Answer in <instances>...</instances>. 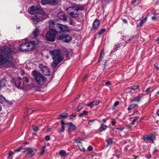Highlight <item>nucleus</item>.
Segmentation results:
<instances>
[{
  "label": "nucleus",
  "mask_w": 159,
  "mask_h": 159,
  "mask_svg": "<svg viewBox=\"0 0 159 159\" xmlns=\"http://www.w3.org/2000/svg\"><path fill=\"white\" fill-rule=\"evenodd\" d=\"M57 27L60 30V31L61 32H69L70 31V30L68 28V27L65 25L60 24H57Z\"/></svg>",
  "instance_id": "obj_11"
},
{
  "label": "nucleus",
  "mask_w": 159,
  "mask_h": 159,
  "mask_svg": "<svg viewBox=\"0 0 159 159\" xmlns=\"http://www.w3.org/2000/svg\"><path fill=\"white\" fill-rule=\"evenodd\" d=\"M88 111H84L83 112L80 114L79 115V117H83L85 115H88Z\"/></svg>",
  "instance_id": "obj_26"
},
{
  "label": "nucleus",
  "mask_w": 159,
  "mask_h": 159,
  "mask_svg": "<svg viewBox=\"0 0 159 159\" xmlns=\"http://www.w3.org/2000/svg\"><path fill=\"white\" fill-rule=\"evenodd\" d=\"M136 105V104H132L129 106L127 109L128 111L134 109Z\"/></svg>",
  "instance_id": "obj_27"
},
{
  "label": "nucleus",
  "mask_w": 159,
  "mask_h": 159,
  "mask_svg": "<svg viewBox=\"0 0 159 159\" xmlns=\"http://www.w3.org/2000/svg\"><path fill=\"white\" fill-rule=\"evenodd\" d=\"M46 141H48L50 140V137L49 135H47L45 136V138Z\"/></svg>",
  "instance_id": "obj_47"
},
{
  "label": "nucleus",
  "mask_w": 159,
  "mask_h": 159,
  "mask_svg": "<svg viewBox=\"0 0 159 159\" xmlns=\"http://www.w3.org/2000/svg\"><path fill=\"white\" fill-rule=\"evenodd\" d=\"M11 50L9 48H6L1 52L0 55V65L7 64L6 67H13L14 66L12 57H11Z\"/></svg>",
  "instance_id": "obj_1"
},
{
  "label": "nucleus",
  "mask_w": 159,
  "mask_h": 159,
  "mask_svg": "<svg viewBox=\"0 0 159 159\" xmlns=\"http://www.w3.org/2000/svg\"><path fill=\"white\" fill-rule=\"evenodd\" d=\"M123 22L124 23H127V20L125 19H124L123 20Z\"/></svg>",
  "instance_id": "obj_55"
},
{
  "label": "nucleus",
  "mask_w": 159,
  "mask_h": 159,
  "mask_svg": "<svg viewBox=\"0 0 159 159\" xmlns=\"http://www.w3.org/2000/svg\"><path fill=\"white\" fill-rule=\"evenodd\" d=\"M22 148V147H20V148H18L16 150V152H19L20 151L21 149Z\"/></svg>",
  "instance_id": "obj_51"
},
{
  "label": "nucleus",
  "mask_w": 159,
  "mask_h": 159,
  "mask_svg": "<svg viewBox=\"0 0 159 159\" xmlns=\"http://www.w3.org/2000/svg\"><path fill=\"white\" fill-rule=\"evenodd\" d=\"M147 17H145V18H144V19L143 20H142L143 21V22L144 23H145L146 22V20H147Z\"/></svg>",
  "instance_id": "obj_58"
},
{
  "label": "nucleus",
  "mask_w": 159,
  "mask_h": 159,
  "mask_svg": "<svg viewBox=\"0 0 159 159\" xmlns=\"http://www.w3.org/2000/svg\"><path fill=\"white\" fill-rule=\"evenodd\" d=\"M75 142L77 143V145L80 151H85V149L82 145V142L76 140H75Z\"/></svg>",
  "instance_id": "obj_15"
},
{
  "label": "nucleus",
  "mask_w": 159,
  "mask_h": 159,
  "mask_svg": "<svg viewBox=\"0 0 159 159\" xmlns=\"http://www.w3.org/2000/svg\"><path fill=\"white\" fill-rule=\"evenodd\" d=\"M58 37L59 39L62 40L64 42L66 43H68L72 39L71 36L68 34H61L58 35Z\"/></svg>",
  "instance_id": "obj_8"
},
{
  "label": "nucleus",
  "mask_w": 159,
  "mask_h": 159,
  "mask_svg": "<svg viewBox=\"0 0 159 159\" xmlns=\"http://www.w3.org/2000/svg\"><path fill=\"white\" fill-rule=\"evenodd\" d=\"M44 150H43V149H42L41 151V152H40V154L41 155H42L43 153L44 152Z\"/></svg>",
  "instance_id": "obj_63"
},
{
  "label": "nucleus",
  "mask_w": 159,
  "mask_h": 159,
  "mask_svg": "<svg viewBox=\"0 0 159 159\" xmlns=\"http://www.w3.org/2000/svg\"><path fill=\"white\" fill-rule=\"evenodd\" d=\"M23 81L24 82L23 84L25 83H27L28 82V79L27 78L23 77L22 79Z\"/></svg>",
  "instance_id": "obj_35"
},
{
  "label": "nucleus",
  "mask_w": 159,
  "mask_h": 159,
  "mask_svg": "<svg viewBox=\"0 0 159 159\" xmlns=\"http://www.w3.org/2000/svg\"><path fill=\"white\" fill-rule=\"evenodd\" d=\"M65 124L63 122V121H62L61 122V132H63L65 130Z\"/></svg>",
  "instance_id": "obj_29"
},
{
  "label": "nucleus",
  "mask_w": 159,
  "mask_h": 159,
  "mask_svg": "<svg viewBox=\"0 0 159 159\" xmlns=\"http://www.w3.org/2000/svg\"><path fill=\"white\" fill-rule=\"evenodd\" d=\"M106 30L105 29H102L100 31L98 34H99L100 35L102 34H103L105 31Z\"/></svg>",
  "instance_id": "obj_41"
},
{
  "label": "nucleus",
  "mask_w": 159,
  "mask_h": 159,
  "mask_svg": "<svg viewBox=\"0 0 159 159\" xmlns=\"http://www.w3.org/2000/svg\"><path fill=\"white\" fill-rule=\"evenodd\" d=\"M139 2L137 0H134V1L132 2V3L134 5H136L138 4Z\"/></svg>",
  "instance_id": "obj_45"
},
{
  "label": "nucleus",
  "mask_w": 159,
  "mask_h": 159,
  "mask_svg": "<svg viewBox=\"0 0 159 159\" xmlns=\"http://www.w3.org/2000/svg\"><path fill=\"white\" fill-rule=\"evenodd\" d=\"M137 119H135L133 120L132 122V124L133 125H134L135 123V122L137 121Z\"/></svg>",
  "instance_id": "obj_52"
},
{
  "label": "nucleus",
  "mask_w": 159,
  "mask_h": 159,
  "mask_svg": "<svg viewBox=\"0 0 159 159\" xmlns=\"http://www.w3.org/2000/svg\"><path fill=\"white\" fill-rule=\"evenodd\" d=\"M139 85H134L131 87V89H139Z\"/></svg>",
  "instance_id": "obj_42"
},
{
  "label": "nucleus",
  "mask_w": 159,
  "mask_h": 159,
  "mask_svg": "<svg viewBox=\"0 0 159 159\" xmlns=\"http://www.w3.org/2000/svg\"><path fill=\"white\" fill-rule=\"evenodd\" d=\"M111 124L113 125H114L116 124V122L115 121H113L112 122Z\"/></svg>",
  "instance_id": "obj_60"
},
{
  "label": "nucleus",
  "mask_w": 159,
  "mask_h": 159,
  "mask_svg": "<svg viewBox=\"0 0 159 159\" xmlns=\"http://www.w3.org/2000/svg\"><path fill=\"white\" fill-rule=\"evenodd\" d=\"M93 149V148L92 147V146H89L88 148V151H92Z\"/></svg>",
  "instance_id": "obj_48"
},
{
  "label": "nucleus",
  "mask_w": 159,
  "mask_h": 159,
  "mask_svg": "<svg viewBox=\"0 0 159 159\" xmlns=\"http://www.w3.org/2000/svg\"><path fill=\"white\" fill-rule=\"evenodd\" d=\"M48 0H41V3L43 5L48 4Z\"/></svg>",
  "instance_id": "obj_32"
},
{
  "label": "nucleus",
  "mask_w": 159,
  "mask_h": 159,
  "mask_svg": "<svg viewBox=\"0 0 159 159\" xmlns=\"http://www.w3.org/2000/svg\"><path fill=\"white\" fill-rule=\"evenodd\" d=\"M88 77V75H86L84 78H83V80H84L85 79L87 78Z\"/></svg>",
  "instance_id": "obj_59"
},
{
  "label": "nucleus",
  "mask_w": 159,
  "mask_h": 159,
  "mask_svg": "<svg viewBox=\"0 0 159 159\" xmlns=\"http://www.w3.org/2000/svg\"><path fill=\"white\" fill-rule=\"evenodd\" d=\"M58 1L57 0H48V4L56 5Z\"/></svg>",
  "instance_id": "obj_20"
},
{
  "label": "nucleus",
  "mask_w": 159,
  "mask_h": 159,
  "mask_svg": "<svg viewBox=\"0 0 159 159\" xmlns=\"http://www.w3.org/2000/svg\"><path fill=\"white\" fill-rule=\"evenodd\" d=\"M49 53L53 61L51 66L53 68H55L58 64L63 60V56L60 51L58 50L50 51H49Z\"/></svg>",
  "instance_id": "obj_3"
},
{
  "label": "nucleus",
  "mask_w": 159,
  "mask_h": 159,
  "mask_svg": "<svg viewBox=\"0 0 159 159\" xmlns=\"http://www.w3.org/2000/svg\"><path fill=\"white\" fill-rule=\"evenodd\" d=\"M67 116V114L66 113H63L60 115L58 116V118H66Z\"/></svg>",
  "instance_id": "obj_25"
},
{
  "label": "nucleus",
  "mask_w": 159,
  "mask_h": 159,
  "mask_svg": "<svg viewBox=\"0 0 159 159\" xmlns=\"http://www.w3.org/2000/svg\"><path fill=\"white\" fill-rule=\"evenodd\" d=\"M39 30L38 27L36 28L35 30L33 31V35L34 38L36 37L38 35L39 32Z\"/></svg>",
  "instance_id": "obj_24"
},
{
  "label": "nucleus",
  "mask_w": 159,
  "mask_h": 159,
  "mask_svg": "<svg viewBox=\"0 0 159 159\" xmlns=\"http://www.w3.org/2000/svg\"><path fill=\"white\" fill-rule=\"evenodd\" d=\"M38 44L37 40L22 43L19 47V50L22 51H30Z\"/></svg>",
  "instance_id": "obj_4"
},
{
  "label": "nucleus",
  "mask_w": 159,
  "mask_h": 159,
  "mask_svg": "<svg viewBox=\"0 0 159 159\" xmlns=\"http://www.w3.org/2000/svg\"><path fill=\"white\" fill-rule=\"evenodd\" d=\"M32 75L36 82L40 85H43L46 81V78L39 72L34 71L32 72Z\"/></svg>",
  "instance_id": "obj_6"
},
{
  "label": "nucleus",
  "mask_w": 159,
  "mask_h": 159,
  "mask_svg": "<svg viewBox=\"0 0 159 159\" xmlns=\"http://www.w3.org/2000/svg\"><path fill=\"white\" fill-rule=\"evenodd\" d=\"M57 31H48L46 35V38L48 41L51 42H54L55 39V37L57 34Z\"/></svg>",
  "instance_id": "obj_7"
},
{
  "label": "nucleus",
  "mask_w": 159,
  "mask_h": 159,
  "mask_svg": "<svg viewBox=\"0 0 159 159\" xmlns=\"http://www.w3.org/2000/svg\"><path fill=\"white\" fill-rule=\"evenodd\" d=\"M39 67L41 69L43 74L46 75H49L50 74L49 70L47 67L40 64L39 65Z\"/></svg>",
  "instance_id": "obj_10"
},
{
  "label": "nucleus",
  "mask_w": 159,
  "mask_h": 159,
  "mask_svg": "<svg viewBox=\"0 0 159 159\" xmlns=\"http://www.w3.org/2000/svg\"><path fill=\"white\" fill-rule=\"evenodd\" d=\"M58 18L63 21H65L67 19L66 16L63 12H59L57 15Z\"/></svg>",
  "instance_id": "obj_13"
},
{
  "label": "nucleus",
  "mask_w": 159,
  "mask_h": 159,
  "mask_svg": "<svg viewBox=\"0 0 159 159\" xmlns=\"http://www.w3.org/2000/svg\"><path fill=\"white\" fill-rule=\"evenodd\" d=\"M65 56H66V58L67 59H69V55H68V53H66V54Z\"/></svg>",
  "instance_id": "obj_57"
},
{
  "label": "nucleus",
  "mask_w": 159,
  "mask_h": 159,
  "mask_svg": "<svg viewBox=\"0 0 159 159\" xmlns=\"http://www.w3.org/2000/svg\"><path fill=\"white\" fill-rule=\"evenodd\" d=\"M140 98L139 96L136 97L134 100V101L139 102L140 101Z\"/></svg>",
  "instance_id": "obj_37"
},
{
  "label": "nucleus",
  "mask_w": 159,
  "mask_h": 159,
  "mask_svg": "<svg viewBox=\"0 0 159 159\" xmlns=\"http://www.w3.org/2000/svg\"><path fill=\"white\" fill-rule=\"evenodd\" d=\"M113 141L111 139H110L107 142V146H109L112 144Z\"/></svg>",
  "instance_id": "obj_39"
},
{
  "label": "nucleus",
  "mask_w": 159,
  "mask_h": 159,
  "mask_svg": "<svg viewBox=\"0 0 159 159\" xmlns=\"http://www.w3.org/2000/svg\"><path fill=\"white\" fill-rule=\"evenodd\" d=\"M104 52L102 50L99 57V61L101 60L102 59V58L104 55Z\"/></svg>",
  "instance_id": "obj_33"
},
{
  "label": "nucleus",
  "mask_w": 159,
  "mask_h": 159,
  "mask_svg": "<svg viewBox=\"0 0 159 159\" xmlns=\"http://www.w3.org/2000/svg\"><path fill=\"white\" fill-rule=\"evenodd\" d=\"M5 80L0 81V91L2 88L5 86Z\"/></svg>",
  "instance_id": "obj_28"
},
{
  "label": "nucleus",
  "mask_w": 159,
  "mask_h": 159,
  "mask_svg": "<svg viewBox=\"0 0 159 159\" xmlns=\"http://www.w3.org/2000/svg\"><path fill=\"white\" fill-rule=\"evenodd\" d=\"M124 128L123 127H120V128H117V130H119V131H122L123 130Z\"/></svg>",
  "instance_id": "obj_50"
},
{
  "label": "nucleus",
  "mask_w": 159,
  "mask_h": 159,
  "mask_svg": "<svg viewBox=\"0 0 159 159\" xmlns=\"http://www.w3.org/2000/svg\"><path fill=\"white\" fill-rule=\"evenodd\" d=\"M95 120H89V125H92L93 124V122Z\"/></svg>",
  "instance_id": "obj_43"
},
{
  "label": "nucleus",
  "mask_w": 159,
  "mask_h": 159,
  "mask_svg": "<svg viewBox=\"0 0 159 159\" xmlns=\"http://www.w3.org/2000/svg\"><path fill=\"white\" fill-rule=\"evenodd\" d=\"M144 23V22H143V21L142 20L140 21L139 23L137 24V26L141 27L143 25V24Z\"/></svg>",
  "instance_id": "obj_34"
},
{
  "label": "nucleus",
  "mask_w": 159,
  "mask_h": 159,
  "mask_svg": "<svg viewBox=\"0 0 159 159\" xmlns=\"http://www.w3.org/2000/svg\"><path fill=\"white\" fill-rule=\"evenodd\" d=\"M59 154L61 156L63 157L66 154V152L65 151L61 150L60 151Z\"/></svg>",
  "instance_id": "obj_30"
},
{
  "label": "nucleus",
  "mask_w": 159,
  "mask_h": 159,
  "mask_svg": "<svg viewBox=\"0 0 159 159\" xmlns=\"http://www.w3.org/2000/svg\"><path fill=\"white\" fill-rule=\"evenodd\" d=\"M13 154V152L12 151H10L9 152V157H10L12 154Z\"/></svg>",
  "instance_id": "obj_62"
},
{
  "label": "nucleus",
  "mask_w": 159,
  "mask_h": 159,
  "mask_svg": "<svg viewBox=\"0 0 159 159\" xmlns=\"http://www.w3.org/2000/svg\"><path fill=\"white\" fill-rule=\"evenodd\" d=\"M16 85L17 88L20 89H23L26 86V85H23V84H22L20 80L17 81L16 82Z\"/></svg>",
  "instance_id": "obj_19"
},
{
  "label": "nucleus",
  "mask_w": 159,
  "mask_h": 159,
  "mask_svg": "<svg viewBox=\"0 0 159 159\" xmlns=\"http://www.w3.org/2000/svg\"><path fill=\"white\" fill-rule=\"evenodd\" d=\"M0 102L2 104H10V102L7 101L2 95H0Z\"/></svg>",
  "instance_id": "obj_14"
},
{
  "label": "nucleus",
  "mask_w": 159,
  "mask_h": 159,
  "mask_svg": "<svg viewBox=\"0 0 159 159\" xmlns=\"http://www.w3.org/2000/svg\"><path fill=\"white\" fill-rule=\"evenodd\" d=\"M37 151V150L36 148H28L24 151V152L27 155H29L30 156L32 157L34 156Z\"/></svg>",
  "instance_id": "obj_9"
},
{
  "label": "nucleus",
  "mask_w": 159,
  "mask_h": 159,
  "mask_svg": "<svg viewBox=\"0 0 159 159\" xmlns=\"http://www.w3.org/2000/svg\"><path fill=\"white\" fill-rule=\"evenodd\" d=\"M83 9V7H80L76 5L73 4L72 6L66 8V10L67 11L68 14H70L73 17H76L79 14L78 11H82Z\"/></svg>",
  "instance_id": "obj_5"
},
{
  "label": "nucleus",
  "mask_w": 159,
  "mask_h": 159,
  "mask_svg": "<svg viewBox=\"0 0 159 159\" xmlns=\"http://www.w3.org/2000/svg\"><path fill=\"white\" fill-rule=\"evenodd\" d=\"M111 84V83L110 81H108L106 83V85L108 86L110 85Z\"/></svg>",
  "instance_id": "obj_54"
},
{
  "label": "nucleus",
  "mask_w": 159,
  "mask_h": 159,
  "mask_svg": "<svg viewBox=\"0 0 159 159\" xmlns=\"http://www.w3.org/2000/svg\"><path fill=\"white\" fill-rule=\"evenodd\" d=\"M69 23L70 25H75V23L73 21V20L72 19H70L69 20Z\"/></svg>",
  "instance_id": "obj_36"
},
{
  "label": "nucleus",
  "mask_w": 159,
  "mask_h": 159,
  "mask_svg": "<svg viewBox=\"0 0 159 159\" xmlns=\"http://www.w3.org/2000/svg\"><path fill=\"white\" fill-rule=\"evenodd\" d=\"M133 38H134L133 36H132L131 38H129L128 40V42H129V41H130L131 40L133 39Z\"/></svg>",
  "instance_id": "obj_61"
},
{
  "label": "nucleus",
  "mask_w": 159,
  "mask_h": 159,
  "mask_svg": "<svg viewBox=\"0 0 159 159\" xmlns=\"http://www.w3.org/2000/svg\"><path fill=\"white\" fill-rule=\"evenodd\" d=\"M134 90H135L131 89L130 91H129V92L131 93H134L135 92Z\"/></svg>",
  "instance_id": "obj_56"
},
{
  "label": "nucleus",
  "mask_w": 159,
  "mask_h": 159,
  "mask_svg": "<svg viewBox=\"0 0 159 159\" xmlns=\"http://www.w3.org/2000/svg\"><path fill=\"white\" fill-rule=\"evenodd\" d=\"M107 128V126L105 125H101L99 129L100 132H101L102 131L105 130Z\"/></svg>",
  "instance_id": "obj_22"
},
{
  "label": "nucleus",
  "mask_w": 159,
  "mask_h": 159,
  "mask_svg": "<svg viewBox=\"0 0 159 159\" xmlns=\"http://www.w3.org/2000/svg\"><path fill=\"white\" fill-rule=\"evenodd\" d=\"M29 12L30 14H35V17L31 18L34 24L45 19L47 16V15L39 7L32 6L29 9Z\"/></svg>",
  "instance_id": "obj_2"
},
{
  "label": "nucleus",
  "mask_w": 159,
  "mask_h": 159,
  "mask_svg": "<svg viewBox=\"0 0 159 159\" xmlns=\"http://www.w3.org/2000/svg\"><path fill=\"white\" fill-rule=\"evenodd\" d=\"M118 48H120V47L118 45H115L114 46V49L115 50V51H116L117 50V49Z\"/></svg>",
  "instance_id": "obj_49"
},
{
  "label": "nucleus",
  "mask_w": 159,
  "mask_h": 159,
  "mask_svg": "<svg viewBox=\"0 0 159 159\" xmlns=\"http://www.w3.org/2000/svg\"><path fill=\"white\" fill-rule=\"evenodd\" d=\"M93 106H96L98 105L99 104L100 101L99 100H97L95 101H93Z\"/></svg>",
  "instance_id": "obj_31"
},
{
  "label": "nucleus",
  "mask_w": 159,
  "mask_h": 159,
  "mask_svg": "<svg viewBox=\"0 0 159 159\" xmlns=\"http://www.w3.org/2000/svg\"><path fill=\"white\" fill-rule=\"evenodd\" d=\"M87 107H93V102H90L89 104L86 105Z\"/></svg>",
  "instance_id": "obj_40"
},
{
  "label": "nucleus",
  "mask_w": 159,
  "mask_h": 159,
  "mask_svg": "<svg viewBox=\"0 0 159 159\" xmlns=\"http://www.w3.org/2000/svg\"><path fill=\"white\" fill-rule=\"evenodd\" d=\"M153 16L152 17L151 19L153 20H159V14L154 12L153 13Z\"/></svg>",
  "instance_id": "obj_18"
},
{
  "label": "nucleus",
  "mask_w": 159,
  "mask_h": 159,
  "mask_svg": "<svg viewBox=\"0 0 159 159\" xmlns=\"http://www.w3.org/2000/svg\"><path fill=\"white\" fill-rule=\"evenodd\" d=\"M68 125L69 126V129L72 130H75L76 129V126L71 123H69Z\"/></svg>",
  "instance_id": "obj_21"
},
{
  "label": "nucleus",
  "mask_w": 159,
  "mask_h": 159,
  "mask_svg": "<svg viewBox=\"0 0 159 159\" xmlns=\"http://www.w3.org/2000/svg\"><path fill=\"white\" fill-rule=\"evenodd\" d=\"M119 104V102L118 101H116V102H115V103H114V105H113V107H116L117 105H118Z\"/></svg>",
  "instance_id": "obj_46"
},
{
  "label": "nucleus",
  "mask_w": 159,
  "mask_h": 159,
  "mask_svg": "<svg viewBox=\"0 0 159 159\" xmlns=\"http://www.w3.org/2000/svg\"><path fill=\"white\" fill-rule=\"evenodd\" d=\"M76 116V115L75 114H72L70 116V119H71V116H72L73 117H75Z\"/></svg>",
  "instance_id": "obj_53"
},
{
  "label": "nucleus",
  "mask_w": 159,
  "mask_h": 159,
  "mask_svg": "<svg viewBox=\"0 0 159 159\" xmlns=\"http://www.w3.org/2000/svg\"><path fill=\"white\" fill-rule=\"evenodd\" d=\"M155 137L153 135L149 136L145 135L143 138V139L146 142L151 143L153 142L154 139Z\"/></svg>",
  "instance_id": "obj_12"
},
{
  "label": "nucleus",
  "mask_w": 159,
  "mask_h": 159,
  "mask_svg": "<svg viewBox=\"0 0 159 159\" xmlns=\"http://www.w3.org/2000/svg\"><path fill=\"white\" fill-rule=\"evenodd\" d=\"M99 21L98 20L96 19L93 24V27L94 29H98L99 27Z\"/></svg>",
  "instance_id": "obj_17"
},
{
  "label": "nucleus",
  "mask_w": 159,
  "mask_h": 159,
  "mask_svg": "<svg viewBox=\"0 0 159 159\" xmlns=\"http://www.w3.org/2000/svg\"><path fill=\"white\" fill-rule=\"evenodd\" d=\"M54 21L51 20L49 21V28L51 31H56L54 27Z\"/></svg>",
  "instance_id": "obj_16"
},
{
  "label": "nucleus",
  "mask_w": 159,
  "mask_h": 159,
  "mask_svg": "<svg viewBox=\"0 0 159 159\" xmlns=\"http://www.w3.org/2000/svg\"><path fill=\"white\" fill-rule=\"evenodd\" d=\"M157 114L159 116V109L157 111Z\"/></svg>",
  "instance_id": "obj_64"
},
{
  "label": "nucleus",
  "mask_w": 159,
  "mask_h": 159,
  "mask_svg": "<svg viewBox=\"0 0 159 159\" xmlns=\"http://www.w3.org/2000/svg\"><path fill=\"white\" fill-rule=\"evenodd\" d=\"M151 89H152V87H149L145 90V92L146 93V94H148L150 92Z\"/></svg>",
  "instance_id": "obj_38"
},
{
  "label": "nucleus",
  "mask_w": 159,
  "mask_h": 159,
  "mask_svg": "<svg viewBox=\"0 0 159 159\" xmlns=\"http://www.w3.org/2000/svg\"><path fill=\"white\" fill-rule=\"evenodd\" d=\"M84 104L83 103H80L77 107L76 111H80L84 107Z\"/></svg>",
  "instance_id": "obj_23"
},
{
  "label": "nucleus",
  "mask_w": 159,
  "mask_h": 159,
  "mask_svg": "<svg viewBox=\"0 0 159 159\" xmlns=\"http://www.w3.org/2000/svg\"><path fill=\"white\" fill-rule=\"evenodd\" d=\"M32 128L33 130L35 132L37 131L38 130V127L36 126H33Z\"/></svg>",
  "instance_id": "obj_44"
}]
</instances>
